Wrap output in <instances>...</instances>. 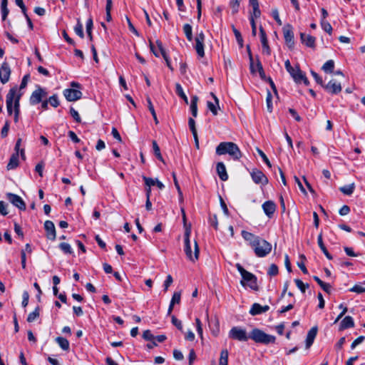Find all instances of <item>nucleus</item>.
Wrapping results in <instances>:
<instances>
[{
	"label": "nucleus",
	"instance_id": "f257e3e1",
	"mask_svg": "<svg viewBox=\"0 0 365 365\" xmlns=\"http://www.w3.org/2000/svg\"><path fill=\"white\" fill-rule=\"evenodd\" d=\"M21 94H17V88H11L6 95V109L9 115L13 113V103H14V121L19 120Z\"/></svg>",
	"mask_w": 365,
	"mask_h": 365
},
{
	"label": "nucleus",
	"instance_id": "f03ea898",
	"mask_svg": "<svg viewBox=\"0 0 365 365\" xmlns=\"http://www.w3.org/2000/svg\"><path fill=\"white\" fill-rule=\"evenodd\" d=\"M216 154L218 155L229 154L235 160H237L242 157V153L238 145L232 142L220 143L216 148Z\"/></svg>",
	"mask_w": 365,
	"mask_h": 365
},
{
	"label": "nucleus",
	"instance_id": "7ed1b4c3",
	"mask_svg": "<svg viewBox=\"0 0 365 365\" xmlns=\"http://www.w3.org/2000/svg\"><path fill=\"white\" fill-rule=\"evenodd\" d=\"M235 267L242 276L240 284L242 286L247 285L252 290L258 291L259 287L257 285V279L256 276L252 273L247 271L239 263H237Z\"/></svg>",
	"mask_w": 365,
	"mask_h": 365
},
{
	"label": "nucleus",
	"instance_id": "20e7f679",
	"mask_svg": "<svg viewBox=\"0 0 365 365\" xmlns=\"http://www.w3.org/2000/svg\"><path fill=\"white\" fill-rule=\"evenodd\" d=\"M249 337L256 343L266 345L269 344H274L276 341V337L274 336L267 334L262 330L257 328L252 330L249 334Z\"/></svg>",
	"mask_w": 365,
	"mask_h": 365
},
{
	"label": "nucleus",
	"instance_id": "39448f33",
	"mask_svg": "<svg viewBox=\"0 0 365 365\" xmlns=\"http://www.w3.org/2000/svg\"><path fill=\"white\" fill-rule=\"evenodd\" d=\"M190 230H186L185 232V247L184 251L187 257L192 262L198 259L199 257V247L196 241L194 242V255L192 254V250L190 241Z\"/></svg>",
	"mask_w": 365,
	"mask_h": 365
},
{
	"label": "nucleus",
	"instance_id": "423d86ee",
	"mask_svg": "<svg viewBox=\"0 0 365 365\" xmlns=\"http://www.w3.org/2000/svg\"><path fill=\"white\" fill-rule=\"evenodd\" d=\"M255 255L258 257L267 256L272 250V245L267 240L259 237L252 247Z\"/></svg>",
	"mask_w": 365,
	"mask_h": 365
},
{
	"label": "nucleus",
	"instance_id": "0eeeda50",
	"mask_svg": "<svg viewBox=\"0 0 365 365\" xmlns=\"http://www.w3.org/2000/svg\"><path fill=\"white\" fill-rule=\"evenodd\" d=\"M229 336L240 341H247L250 338L246 331L238 327H234L230 329Z\"/></svg>",
	"mask_w": 365,
	"mask_h": 365
},
{
	"label": "nucleus",
	"instance_id": "6e6552de",
	"mask_svg": "<svg viewBox=\"0 0 365 365\" xmlns=\"http://www.w3.org/2000/svg\"><path fill=\"white\" fill-rule=\"evenodd\" d=\"M47 95L46 91L38 86L37 89H36L31 93L29 99V102L31 105H36L42 101V98L46 97Z\"/></svg>",
	"mask_w": 365,
	"mask_h": 365
},
{
	"label": "nucleus",
	"instance_id": "1a4fd4ad",
	"mask_svg": "<svg viewBox=\"0 0 365 365\" xmlns=\"http://www.w3.org/2000/svg\"><path fill=\"white\" fill-rule=\"evenodd\" d=\"M205 34L202 31L199 33L196 37H195V48L196 50V52L197 55L200 57H203L205 56V51H204V42H205Z\"/></svg>",
	"mask_w": 365,
	"mask_h": 365
},
{
	"label": "nucleus",
	"instance_id": "9d476101",
	"mask_svg": "<svg viewBox=\"0 0 365 365\" xmlns=\"http://www.w3.org/2000/svg\"><path fill=\"white\" fill-rule=\"evenodd\" d=\"M6 197L9 202L20 210H26V204L24 201L18 195L9 192L6 194Z\"/></svg>",
	"mask_w": 365,
	"mask_h": 365
},
{
	"label": "nucleus",
	"instance_id": "9b49d317",
	"mask_svg": "<svg viewBox=\"0 0 365 365\" xmlns=\"http://www.w3.org/2000/svg\"><path fill=\"white\" fill-rule=\"evenodd\" d=\"M283 33L286 44L289 48H293L294 46V40L292 26L289 24L287 25L283 29Z\"/></svg>",
	"mask_w": 365,
	"mask_h": 365
},
{
	"label": "nucleus",
	"instance_id": "f8f14e48",
	"mask_svg": "<svg viewBox=\"0 0 365 365\" xmlns=\"http://www.w3.org/2000/svg\"><path fill=\"white\" fill-rule=\"evenodd\" d=\"M252 180L256 184L266 185L268 182V179L266 175L259 170L253 169L250 173Z\"/></svg>",
	"mask_w": 365,
	"mask_h": 365
},
{
	"label": "nucleus",
	"instance_id": "ddd939ff",
	"mask_svg": "<svg viewBox=\"0 0 365 365\" xmlns=\"http://www.w3.org/2000/svg\"><path fill=\"white\" fill-rule=\"evenodd\" d=\"M11 68L7 62L2 63L0 67V81L2 84L6 83L10 78Z\"/></svg>",
	"mask_w": 365,
	"mask_h": 365
},
{
	"label": "nucleus",
	"instance_id": "4468645a",
	"mask_svg": "<svg viewBox=\"0 0 365 365\" xmlns=\"http://www.w3.org/2000/svg\"><path fill=\"white\" fill-rule=\"evenodd\" d=\"M323 87L327 92L331 94H338L342 89L341 83L334 79L331 80L327 84L324 85Z\"/></svg>",
	"mask_w": 365,
	"mask_h": 365
},
{
	"label": "nucleus",
	"instance_id": "2eb2a0df",
	"mask_svg": "<svg viewBox=\"0 0 365 365\" xmlns=\"http://www.w3.org/2000/svg\"><path fill=\"white\" fill-rule=\"evenodd\" d=\"M63 95L67 101H75L81 98L82 93L79 90L68 88L64 90Z\"/></svg>",
	"mask_w": 365,
	"mask_h": 365
},
{
	"label": "nucleus",
	"instance_id": "dca6fc26",
	"mask_svg": "<svg viewBox=\"0 0 365 365\" xmlns=\"http://www.w3.org/2000/svg\"><path fill=\"white\" fill-rule=\"evenodd\" d=\"M44 229L46 232V237L50 240H55L56 237V228L53 222L46 220L44 223Z\"/></svg>",
	"mask_w": 365,
	"mask_h": 365
},
{
	"label": "nucleus",
	"instance_id": "f3484780",
	"mask_svg": "<svg viewBox=\"0 0 365 365\" xmlns=\"http://www.w3.org/2000/svg\"><path fill=\"white\" fill-rule=\"evenodd\" d=\"M262 209L265 215L271 218L276 210V205L274 202L268 200L262 204Z\"/></svg>",
	"mask_w": 365,
	"mask_h": 365
},
{
	"label": "nucleus",
	"instance_id": "a211bd4d",
	"mask_svg": "<svg viewBox=\"0 0 365 365\" xmlns=\"http://www.w3.org/2000/svg\"><path fill=\"white\" fill-rule=\"evenodd\" d=\"M269 309V307L268 305L262 306L258 303H254L250 310V314L255 316L266 312Z\"/></svg>",
	"mask_w": 365,
	"mask_h": 365
},
{
	"label": "nucleus",
	"instance_id": "6ab92c4d",
	"mask_svg": "<svg viewBox=\"0 0 365 365\" xmlns=\"http://www.w3.org/2000/svg\"><path fill=\"white\" fill-rule=\"evenodd\" d=\"M300 38L302 43H304L307 47L315 48V37L305 34L304 33L300 34Z\"/></svg>",
	"mask_w": 365,
	"mask_h": 365
},
{
	"label": "nucleus",
	"instance_id": "aec40b11",
	"mask_svg": "<svg viewBox=\"0 0 365 365\" xmlns=\"http://www.w3.org/2000/svg\"><path fill=\"white\" fill-rule=\"evenodd\" d=\"M216 170L220 179L226 181L228 179L226 168L222 162L217 163Z\"/></svg>",
	"mask_w": 365,
	"mask_h": 365
},
{
	"label": "nucleus",
	"instance_id": "412c9836",
	"mask_svg": "<svg viewBox=\"0 0 365 365\" xmlns=\"http://www.w3.org/2000/svg\"><path fill=\"white\" fill-rule=\"evenodd\" d=\"M241 235L244 240L249 242V245L252 247V248L253 247V245H255L257 242V239L260 237L245 230H242Z\"/></svg>",
	"mask_w": 365,
	"mask_h": 365
},
{
	"label": "nucleus",
	"instance_id": "4be33fe9",
	"mask_svg": "<svg viewBox=\"0 0 365 365\" xmlns=\"http://www.w3.org/2000/svg\"><path fill=\"white\" fill-rule=\"evenodd\" d=\"M317 330H318L317 327H314L311 328V329L308 331L307 338H306V347L307 348H309L312 345V344L314 341V339L317 336Z\"/></svg>",
	"mask_w": 365,
	"mask_h": 365
},
{
	"label": "nucleus",
	"instance_id": "5701e85b",
	"mask_svg": "<svg viewBox=\"0 0 365 365\" xmlns=\"http://www.w3.org/2000/svg\"><path fill=\"white\" fill-rule=\"evenodd\" d=\"M259 31H260L261 43H262V47H263V51L267 55H269L270 54V48L268 45L266 33L262 27H260Z\"/></svg>",
	"mask_w": 365,
	"mask_h": 365
},
{
	"label": "nucleus",
	"instance_id": "b1692460",
	"mask_svg": "<svg viewBox=\"0 0 365 365\" xmlns=\"http://www.w3.org/2000/svg\"><path fill=\"white\" fill-rule=\"evenodd\" d=\"M143 179L145 182V185L148 187L156 185L160 190L163 189L165 187L164 185L158 179H153L151 178H148L145 176H143Z\"/></svg>",
	"mask_w": 365,
	"mask_h": 365
},
{
	"label": "nucleus",
	"instance_id": "393cba45",
	"mask_svg": "<svg viewBox=\"0 0 365 365\" xmlns=\"http://www.w3.org/2000/svg\"><path fill=\"white\" fill-rule=\"evenodd\" d=\"M211 96L213 97L215 103H213L210 101H207V106L208 109L212 112V113L214 115H217V109L220 108L219 100L213 93H211Z\"/></svg>",
	"mask_w": 365,
	"mask_h": 365
},
{
	"label": "nucleus",
	"instance_id": "a878e982",
	"mask_svg": "<svg viewBox=\"0 0 365 365\" xmlns=\"http://www.w3.org/2000/svg\"><path fill=\"white\" fill-rule=\"evenodd\" d=\"M354 322L351 317H345L340 323V330L346 329L349 328L354 327Z\"/></svg>",
	"mask_w": 365,
	"mask_h": 365
},
{
	"label": "nucleus",
	"instance_id": "bb28decb",
	"mask_svg": "<svg viewBox=\"0 0 365 365\" xmlns=\"http://www.w3.org/2000/svg\"><path fill=\"white\" fill-rule=\"evenodd\" d=\"M156 44L159 48V51L161 53V55L163 56V58L165 59V62H166V64L168 66V67L171 70V71H173V66H171V63H170V59L163 46V43L160 41L159 40H157L156 41Z\"/></svg>",
	"mask_w": 365,
	"mask_h": 365
},
{
	"label": "nucleus",
	"instance_id": "cd10ccee",
	"mask_svg": "<svg viewBox=\"0 0 365 365\" xmlns=\"http://www.w3.org/2000/svg\"><path fill=\"white\" fill-rule=\"evenodd\" d=\"M19 155H18V153H13L7 164V170H9L16 168L19 166Z\"/></svg>",
	"mask_w": 365,
	"mask_h": 365
},
{
	"label": "nucleus",
	"instance_id": "c85d7f7f",
	"mask_svg": "<svg viewBox=\"0 0 365 365\" xmlns=\"http://www.w3.org/2000/svg\"><path fill=\"white\" fill-rule=\"evenodd\" d=\"M317 243H318V245L319 247H320L321 250L323 252V253L325 255V256L327 257V258L328 259H332V256L328 252L327 249L326 248L324 242H323V239H322V234L320 233L319 235H318V237H317Z\"/></svg>",
	"mask_w": 365,
	"mask_h": 365
},
{
	"label": "nucleus",
	"instance_id": "c756f323",
	"mask_svg": "<svg viewBox=\"0 0 365 365\" xmlns=\"http://www.w3.org/2000/svg\"><path fill=\"white\" fill-rule=\"evenodd\" d=\"M289 74L297 83H300L302 82V78L304 73L298 66L294 68L293 71H291Z\"/></svg>",
	"mask_w": 365,
	"mask_h": 365
},
{
	"label": "nucleus",
	"instance_id": "7c9ffc66",
	"mask_svg": "<svg viewBox=\"0 0 365 365\" xmlns=\"http://www.w3.org/2000/svg\"><path fill=\"white\" fill-rule=\"evenodd\" d=\"M55 341L63 351H68L70 348L69 341L64 337L58 336Z\"/></svg>",
	"mask_w": 365,
	"mask_h": 365
},
{
	"label": "nucleus",
	"instance_id": "2f4dec72",
	"mask_svg": "<svg viewBox=\"0 0 365 365\" xmlns=\"http://www.w3.org/2000/svg\"><path fill=\"white\" fill-rule=\"evenodd\" d=\"M197 101L198 97L197 96H192L191 103H190V110L193 117H197Z\"/></svg>",
	"mask_w": 365,
	"mask_h": 365
},
{
	"label": "nucleus",
	"instance_id": "473e14b6",
	"mask_svg": "<svg viewBox=\"0 0 365 365\" xmlns=\"http://www.w3.org/2000/svg\"><path fill=\"white\" fill-rule=\"evenodd\" d=\"M354 189L355 184L354 182L339 187V190L346 195H351L354 192Z\"/></svg>",
	"mask_w": 365,
	"mask_h": 365
},
{
	"label": "nucleus",
	"instance_id": "72a5a7b5",
	"mask_svg": "<svg viewBox=\"0 0 365 365\" xmlns=\"http://www.w3.org/2000/svg\"><path fill=\"white\" fill-rule=\"evenodd\" d=\"M175 92L181 98L183 99L186 104H188V98L184 93L182 87L178 83L175 84Z\"/></svg>",
	"mask_w": 365,
	"mask_h": 365
},
{
	"label": "nucleus",
	"instance_id": "f704fd0d",
	"mask_svg": "<svg viewBox=\"0 0 365 365\" xmlns=\"http://www.w3.org/2000/svg\"><path fill=\"white\" fill-rule=\"evenodd\" d=\"M146 100H147V103H148V108L153 115L155 123L157 125V124H158L159 121L158 120L157 115H156L154 106L152 103L151 99L149 96H148Z\"/></svg>",
	"mask_w": 365,
	"mask_h": 365
},
{
	"label": "nucleus",
	"instance_id": "c9c22d12",
	"mask_svg": "<svg viewBox=\"0 0 365 365\" xmlns=\"http://www.w3.org/2000/svg\"><path fill=\"white\" fill-rule=\"evenodd\" d=\"M228 356L229 353L227 349L222 350L219 359V365H228Z\"/></svg>",
	"mask_w": 365,
	"mask_h": 365
},
{
	"label": "nucleus",
	"instance_id": "e433bc0d",
	"mask_svg": "<svg viewBox=\"0 0 365 365\" xmlns=\"http://www.w3.org/2000/svg\"><path fill=\"white\" fill-rule=\"evenodd\" d=\"M322 70L327 73H331L334 71V61L333 60L327 61L323 66Z\"/></svg>",
	"mask_w": 365,
	"mask_h": 365
},
{
	"label": "nucleus",
	"instance_id": "4c0bfd02",
	"mask_svg": "<svg viewBox=\"0 0 365 365\" xmlns=\"http://www.w3.org/2000/svg\"><path fill=\"white\" fill-rule=\"evenodd\" d=\"M183 31L186 36V38L188 41H191L192 40V26L189 24H185L183 26Z\"/></svg>",
	"mask_w": 365,
	"mask_h": 365
},
{
	"label": "nucleus",
	"instance_id": "58836bf2",
	"mask_svg": "<svg viewBox=\"0 0 365 365\" xmlns=\"http://www.w3.org/2000/svg\"><path fill=\"white\" fill-rule=\"evenodd\" d=\"M153 151H154V153H155V155L156 156V158L159 160L164 162L163 158L160 153V147L158 146V145L155 140L153 141Z\"/></svg>",
	"mask_w": 365,
	"mask_h": 365
},
{
	"label": "nucleus",
	"instance_id": "ea45409f",
	"mask_svg": "<svg viewBox=\"0 0 365 365\" xmlns=\"http://www.w3.org/2000/svg\"><path fill=\"white\" fill-rule=\"evenodd\" d=\"M74 31L81 38H83L84 37L83 25H82L80 19L77 20V24L74 27Z\"/></svg>",
	"mask_w": 365,
	"mask_h": 365
},
{
	"label": "nucleus",
	"instance_id": "a19ab883",
	"mask_svg": "<svg viewBox=\"0 0 365 365\" xmlns=\"http://www.w3.org/2000/svg\"><path fill=\"white\" fill-rule=\"evenodd\" d=\"M299 258L301 259V260L297 262V266L300 268V269L302 270V272L304 274H308V270L304 265V262L306 261V257L304 255H301L299 256Z\"/></svg>",
	"mask_w": 365,
	"mask_h": 365
},
{
	"label": "nucleus",
	"instance_id": "79ce46f5",
	"mask_svg": "<svg viewBox=\"0 0 365 365\" xmlns=\"http://www.w3.org/2000/svg\"><path fill=\"white\" fill-rule=\"evenodd\" d=\"M247 53H248L249 59H250V71L252 73H255V63H254V59H253V56H252V52L250 50V45H247Z\"/></svg>",
	"mask_w": 365,
	"mask_h": 365
},
{
	"label": "nucleus",
	"instance_id": "37998d69",
	"mask_svg": "<svg viewBox=\"0 0 365 365\" xmlns=\"http://www.w3.org/2000/svg\"><path fill=\"white\" fill-rule=\"evenodd\" d=\"M59 248L65 254L71 255L73 253V249L71 248V245L68 243H66V242L60 243Z\"/></svg>",
	"mask_w": 365,
	"mask_h": 365
},
{
	"label": "nucleus",
	"instance_id": "c03bdc74",
	"mask_svg": "<svg viewBox=\"0 0 365 365\" xmlns=\"http://www.w3.org/2000/svg\"><path fill=\"white\" fill-rule=\"evenodd\" d=\"M39 317V307H37L35 310L32 312H31L28 317H27V322L31 323L34 322L38 317Z\"/></svg>",
	"mask_w": 365,
	"mask_h": 365
},
{
	"label": "nucleus",
	"instance_id": "a18cd8bd",
	"mask_svg": "<svg viewBox=\"0 0 365 365\" xmlns=\"http://www.w3.org/2000/svg\"><path fill=\"white\" fill-rule=\"evenodd\" d=\"M92 29H93V19L91 17H90L86 21V33H87L88 36L89 37V39L91 41L93 40Z\"/></svg>",
	"mask_w": 365,
	"mask_h": 365
},
{
	"label": "nucleus",
	"instance_id": "49530a36",
	"mask_svg": "<svg viewBox=\"0 0 365 365\" xmlns=\"http://www.w3.org/2000/svg\"><path fill=\"white\" fill-rule=\"evenodd\" d=\"M242 0H231L230 6L232 9V14H236L239 11L240 4Z\"/></svg>",
	"mask_w": 365,
	"mask_h": 365
},
{
	"label": "nucleus",
	"instance_id": "de8ad7c7",
	"mask_svg": "<svg viewBox=\"0 0 365 365\" xmlns=\"http://www.w3.org/2000/svg\"><path fill=\"white\" fill-rule=\"evenodd\" d=\"M232 31L240 47L242 48L243 46V38L240 32L234 26L232 27Z\"/></svg>",
	"mask_w": 365,
	"mask_h": 365
},
{
	"label": "nucleus",
	"instance_id": "09e8293b",
	"mask_svg": "<svg viewBox=\"0 0 365 365\" xmlns=\"http://www.w3.org/2000/svg\"><path fill=\"white\" fill-rule=\"evenodd\" d=\"M321 26L326 32H327L329 34H331L332 26L327 21L322 19Z\"/></svg>",
	"mask_w": 365,
	"mask_h": 365
},
{
	"label": "nucleus",
	"instance_id": "8fccbe9b",
	"mask_svg": "<svg viewBox=\"0 0 365 365\" xmlns=\"http://www.w3.org/2000/svg\"><path fill=\"white\" fill-rule=\"evenodd\" d=\"M294 282L297 287L300 289L302 293H304L306 289L309 287L308 284H304L301 279H294Z\"/></svg>",
	"mask_w": 365,
	"mask_h": 365
},
{
	"label": "nucleus",
	"instance_id": "3c124183",
	"mask_svg": "<svg viewBox=\"0 0 365 365\" xmlns=\"http://www.w3.org/2000/svg\"><path fill=\"white\" fill-rule=\"evenodd\" d=\"M267 110L271 113L272 111V96L269 91L267 92L266 98Z\"/></svg>",
	"mask_w": 365,
	"mask_h": 365
},
{
	"label": "nucleus",
	"instance_id": "603ef678",
	"mask_svg": "<svg viewBox=\"0 0 365 365\" xmlns=\"http://www.w3.org/2000/svg\"><path fill=\"white\" fill-rule=\"evenodd\" d=\"M350 292H356L357 294H361L365 292V287L360 284H355L353 287L349 289Z\"/></svg>",
	"mask_w": 365,
	"mask_h": 365
},
{
	"label": "nucleus",
	"instance_id": "864d4df0",
	"mask_svg": "<svg viewBox=\"0 0 365 365\" xmlns=\"http://www.w3.org/2000/svg\"><path fill=\"white\" fill-rule=\"evenodd\" d=\"M257 71L259 73L261 78L264 80L266 78L265 73L264 71L262 65L258 58L257 60Z\"/></svg>",
	"mask_w": 365,
	"mask_h": 365
},
{
	"label": "nucleus",
	"instance_id": "5fc2aeb1",
	"mask_svg": "<svg viewBox=\"0 0 365 365\" xmlns=\"http://www.w3.org/2000/svg\"><path fill=\"white\" fill-rule=\"evenodd\" d=\"M48 103L54 108H56L59 106V101L58 99L57 95H53L48 100Z\"/></svg>",
	"mask_w": 365,
	"mask_h": 365
},
{
	"label": "nucleus",
	"instance_id": "6e6d98bb",
	"mask_svg": "<svg viewBox=\"0 0 365 365\" xmlns=\"http://www.w3.org/2000/svg\"><path fill=\"white\" fill-rule=\"evenodd\" d=\"M209 222L212 227L215 230L218 228V222L216 215H210L209 217Z\"/></svg>",
	"mask_w": 365,
	"mask_h": 365
},
{
	"label": "nucleus",
	"instance_id": "4d7b16f0",
	"mask_svg": "<svg viewBox=\"0 0 365 365\" xmlns=\"http://www.w3.org/2000/svg\"><path fill=\"white\" fill-rule=\"evenodd\" d=\"M70 113H71V115L73 117V118L77 122V123H81V117L78 113L77 110H76L73 108H70Z\"/></svg>",
	"mask_w": 365,
	"mask_h": 365
},
{
	"label": "nucleus",
	"instance_id": "13d9d810",
	"mask_svg": "<svg viewBox=\"0 0 365 365\" xmlns=\"http://www.w3.org/2000/svg\"><path fill=\"white\" fill-rule=\"evenodd\" d=\"M125 19H126V21H127V23H128V26L129 30L133 34H134L135 36H139V33L135 29V28L134 27L133 24L131 23L130 19L128 16H125Z\"/></svg>",
	"mask_w": 365,
	"mask_h": 365
},
{
	"label": "nucleus",
	"instance_id": "bf43d9fd",
	"mask_svg": "<svg viewBox=\"0 0 365 365\" xmlns=\"http://www.w3.org/2000/svg\"><path fill=\"white\" fill-rule=\"evenodd\" d=\"M268 274L270 276H275L278 274V267L276 264H272L270 265L269 270H268Z\"/></svg>",
	"mask_w": 365,
	"mask_h": 365
},
{
	"label": "nucleus",
	"instance_id": "052dcab7",
	"mask_svg": "<svg viewBox=\"0 0 365 365\" xmlns=\"http://www.w3.org/2000/svg\"><path fill=\"white\" fill-rule=\"evenodd\" d=\"M272 15L274 20L276 21V22L277 23V24L281 26L282 24V22L279 18V11L277 9H274L272 11Z\"/></svg>",
	"mask_w": 365,
	"mask_h": 365
},
{
	"label": "nucleus",
	"instance_id": "680f3d73",
	"mask_svg": "<svg viewBox=\"0 0 365 365\" xmlns=\"http://www.w3.org/2000/svg\"><path fill=\"white\" fill-rule=\"evenodd\" d=\"M9 130V121H6L4 125L2 128L1 131V135L2 138H6L8 135Z\"/></svg>",
	"mask_w": 365,
	"mask_h": 365
},
{
	"label": "nucleus",
	"instance_id": "e2e57ef3",
	"mask_svg": "<svg viewBox=\"0 0 365 365\" xmlns=\"http://www.w3.org/2000/svg\"><path fill=\"white\" fill-rule=\"evenodd\" d=\"M180 302V293L175 292L172 297L170 304L175 305V304H179Z\"/></svg>",
	"mask_w": 365,
	"mask_h": 365
},
{
	"label": "nucleus",
	"instance_id": "0e129e2a",
	"mask_svg": "<svg viewBox=\"0 0 365 365\" xmlns=\"http://www.w3.org/2000/svg\"><path fill=\"white\" fill-rule=\"evenodd\" d=\"M311 74L318 84L321 85L322 86H324V81L322 78L318 75V73H317L314 71H311Z\"/></svg>",
	"mask_w": 365,
	"mask_h": 365
},
{
	"label": "nucleus",
	"instance_id": "69168bd1",
	"mask_svg": "<svg viewBox=\"0 0 365 365\" xmlns=\"http://www.w3.org/2000/svg\"><path fill=\"white\" fill-rule=\"evenodd\" d=\"M143 337L146 341H151L155 338V336L153 335L150 330L144 331L143 334Z\"/></svg>",
	"mask_w": 365,
	"mask_h": 365
},
{
	"label": "nucleus",
	"instance_id": "338daca9",
	"mask_svg": "<svg viewBox=\"0 0 365 365\" xmlns=\"http://www.w3.org/2000/svg\"><path fill=\"white\" fill-rule=\"evenodd\" d=\"M172 323L180 331L182 330V325L180 320H178L174 315L172 316Z\"/></svg>",
	"mask_w": 365,
	"mask_h": 365
},
{
	"label": "nucleus",
	"instance_id": "774afa93",
	"mask_svg": "<svg viewBox=\"0 0 365 365\" xmlns=\"http://www.w3.org/2000/svg\"><path fill=\"white\" fill-rule=\"evenodd\" d=\"M365 339V336H359L357 339H356L351 344V349H354L357 345L360 344L361 343H362L364 341V340Z\"/></svg>",
	"mask_w": 365,
	"mask_h": 365
}]
</instances>
